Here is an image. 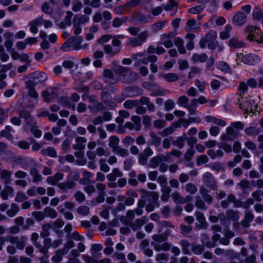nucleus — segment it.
I'll use <instances>...</instances> for the list:
<instances>
[{"mask_svg":"<svg viewBox=\"0 0 263 263\" xmlns=\"http://www.w3.org/2000/svg\"><path fill=\"white\" fill-rule=\"evenodd\" d=\"M174 42L175 46L177 47L179 52L180 54H184L186 52V50L183 39L176 37L174 39Z\"/></svg>","mask_w":263,"mask_h":263,"instance_id":"25","label":"nucleus"},{"mask_svg":"<svg viewBox=\"0 0 263 263\" xmlns=\"http://www.w3.org/2000/svg\"><path fill=\"white\" fill-rule=\"evenodd\" d=\"M51 228V226L49 223H45L42 226V232H41L40 235L42 238H45L48 237L50 235V229Z\"/></svg>","mask_w":263,"mask_h":263,"instance_id":"37","label":"nucleus"},{"mask_svg":"<svg viewBox=\"0 0 263 263\" xmlns=\"http://www.w3.org/2000/svg\"><path fill=\"white\" fill-rule=\"evenodd\" d=\"M103 49L105 52L110 57H113L119 53V48L115 49L108 44L104 45Z\"/></svg>","mask_w":263,"mask_h":263,"instance_id":"33","label":"nucleus"},{"mask_svg":"<svg viewBox=\"0 0 263 263\" xmlns=\"http://www.w3.org/2000/svg\"><path fill=\"white\" fill-rule=\"evenodd\" d=\"M176 124L177 126H178V124L176 123H173L172 126L168 127L167 128H165L161 132L159 133V134L163 137H166L172 133H174L175 129H174V125Z\"/></svg>","mask_w":263,"mask_h":263,"instance_id":"44","label":"nucleus"},{"mask_svg":"<svg viewBox=\"0 0 263 263\" xmlns=\"http://www.w3.org/2000/svg\"><path fill=\"white\" fill-rule=\"evenodd\" d=\"M203 184L212 190H216L218 187L217 182L214 176L210 172L203 174L202 177Z\"/></svg>","mask_w":263,"mask_h":263,"instance_id":"6","label":"nucleus"},{"mask_svg":"<svg viewBox=\"0 0 263 263\" xmlns=\"http://www.w3.org/2000/svg\"><path fill=\"white\" fill-rule=\"evenodd\" d=\"M83 38L81 36H71L69 37L64 43V46L65 47H72L73 50H78L86 49L87 44L81 45Z\"/></svg>","mask_w":263,"mask_h":263,"instance_id":"2","label":"nucleus"},{"mask_svg":"<svg viewBox=\"0 0 263 263\" xmlns=\"http://www.w3.org/2000/svg\"><path fill=\"white\" fill-rule=\"evenodd\" d=\"M159 76L164 79L166 82H173L179 80V76L175 73H168L166 74L159 73Z\"/></svg>","mask_w":263,"mask_h":263,"instance_id":"20","label":"nucleus"},{"mask_svg":"<svg viewBox=\"0 0 263 263\" xmlns=\"http://www.w3.org/2000/svg\"><path fill=\"white\" fill-rule=\"evenodd\" d=\"M128 7V6H126V4L124 5H120L116 7L114 9V11L117 14H123L125 13V11L126 10V8Z\"/></svg>","mask_w":263,"mask_h":263,"instance_id":"64","label":"nucleus"},{"mask_svg":"<svg viewBox=\"0 0 263 263\" xmlns=\"http://www.w3.org/2000/svg\"><path fill=\"white\" fill-rule=\"evenodd\" d=\"M167 22L166 21L157 22L152 25L151 29L154 32H157L164 28L166 26Z\"/></svg>","mask_w":263,"mask_h":263,"instance_id":"30","label":"nucleus"},{"mask_svg":"<svg viewBox=\"0 0 263 263\" xmlns=\"http://www.w3.org/2000/svg\"><path fill=\"white\" fill-rule=\"evenodd\" d=\"M26 236H22L20 240H18L16 243V248L20 250H23L26 246V242L27 241Z\"/></svg>","mask_w":263,"mask_h":263,"instance_id":"56","label":"nucleus"},{"mask_svg":"<svg viewBox=\"0 0 263 263\" xmlns=\"http://www.w3.org/2000/svg\"><path fill=\"white\" fill-rule=\"evenodd\" d=\"M90 101L92 102V104L88 106V108L92 112L97 113L98 112L103 110L105 109V106L102 103L92 99Z\"/></svg>","mask_w":263,"mask_h":263,"instance_id":"14","label":"nucleus"},{"mask_svg":"<svg viewBox=\"0 0 263 263\" xmlns=\"http://www.w3.org/2000/svg\"><path fill=\"white\" fill-rule=\"evenodd\" d=\"M180 245L183 253L189 254L190 253V243L187 240L182 239L180 241Z\"/></svg>","mask_w":263,"mask_h":263,"instance_id":"42","label":"nucleus"},{"mask_svg":"<svg viewBox=\"0 0 263 263\" xmlns=\"http://www.w3.org/2000/svg\"><path fill=\"white\" fill-rule=\"evenodd\" d=\"M195 20L193 18H190L187 20L186 26L185 27V30L186 31H191L195 29Z\"/></svg>","mask_w":263,"mask_h":263,"instance_id":"53","label":"nucleus"},{"mask_svg":"<svg viewBox=\"0 0 263 263\" xmlns=\"http://www.w3.org/2000/svg\"><path fill=\"white\" fill-rule=\"evenodd\" d=\"M148 36L147 31L141 32L136 37H129L127 43L132 47H136L141 46L146 40Z\"/></svg>","mask_w":263,"mask_h":263,"instance_id":"4","label":"nucleus"},{"mask_svg":"<svg viewBox=\"0 0 263 263\" xmlns=\"http://www.w3.org/2000/svg\"><path fill=\"white\" fill-rule=\"evenodd\" d=\"M246 32L248 34V39L250 41H255L258 43L263 42V37L260 35L259 28L248 25L246 28Z\"/></svg>","mask_w":263,"mask_h":263,"instance_id":"3","label":"nucleus"},{"mask_svg":"<svg viewBox=\"0 0 263 263\" xmlns=\"http://www.w3.org/2000/svg\"><path fill=\"white\" fill-rule=\"evenodd\" d=\"M148 218L146 216H143L141 218L136 219L134 222L130 225L133 231H137L141 228L147 221Z\"/></svg>","mask_w":263,"mask_h":263,"instance_id":"13","label":"nucleus"},{"mask_svg":"<svg viewBox=\"0 0 263 263\" xmlns=\"http://www.w3.org/2000/svg\"><path fill=\"white\" fill-rule=\"evenodd\" d=\"M44 213L45 216L49 217L51 218H55L58 216L57 212L54 209L48 206H47L44 209Z\"/></svg>","mask_w":263,"mask_h":263,"instance_id":"39","label":"nucleus"},{"mask_svg":"<svg viewBox=\"0 0 263 263\" xmlns=\"http://www.w3.org/2000/svg\"><path fill=\"white\" fill-rule=\"evenodd\" d=\"M106 193H99L98 195L91 201V205H96L98 204L102 203L105 200Z\"/></svg>","mask_w":263,"mask_h":263,"instance_id":"40","label":"nucleus"},{"mask_svg":"<svg viewBox=\"0 0 263 263\" xmlns=\"http://www.w3.org/2000/svg\"><path fill=\"white\" fill-rule=\"evenodd\" d=\"M116 73L121 75L124 83H130L137 80L139 77L136 72L132 71L130 68L119 66L114 69Z\"/></svg>","mask_w":263,"mask_h":263,"instance_id":"1","label":"nucleus"},{"mask_svg":"<svg viewBox=\"0 0 263 263\" xmlns=\"http://www.w3.org/2000/svg\"><path fill=\"white\" fill-rule=\"evenodd\" d=\"M90 209L86 205H82L77 209V212L83 216H86L89 213Z\"/></svg>","mask_w":263,"mask_h":263,"instance_id":"50","label":"nucleus"},{"mask_svg":"<svg viewBox=\"0 0 263 263\" xmlns=\"http://www.w3.org/2000/svg\"><path fill=\"white\" fill-rule=\"evenodd\" d=\"M12 131V127L11 126L7 125L5 128L1 132L0 138L5 137L9 140H13V136L11 134Z\"/></svg>","mask_w":263,"mask_h":263,"instance_id":"26","label":"nucleus"},{"mask_svg":"<svg viewBox=\"0 0 263 263\" xmlns=\"http://www.w3.org/2000/svg\"><path fill=\"white\" fill-rule=\"evenodd\" d=\"M149 135L152 138V144L156 147L159 146L161 144V138L153 132H151Z\"/></svg>","mask_w":263,"mask_h":263,"instance_id":"46","label":"nucleus"},{"mask_svg":"<svg viewBox=\"0 0 263 263\" xmlns=\"http://www.w3.org/2000/svg\"><path fill=\"white\" fill-rule=\"evenodd\" d=\"M67 253V251L65 252V249L57 250L55 255L51 258L52 261L55 263H59L61 262L62 260L63 255Z\"/></svg>","mask_w":263,"mask_h":263,"instance_id":"27","label":"nucleus"},{"mask_svg":"<svg viewBox=\"0 0 263 263\" xmlns=\"http://www.w3.org/2000/svg\"><path fill=\"white\" fill-rule=\"evenodd\" d=\"M185 190L191 194H195L198 191L197 187L192 183H188L185 185Z\"/></svg>","mask_w":263,"mask_h":263,"instance_id":"54","label":"nucleus"},{"mask_svg":"<svg viewBox=\"0 0 263 263\" xmlns=\"http://www.w3.org/2000/svg\"><path fill=\"white\" fill-rule=\"evenodd\" d=\"M247 20V16L242 12H239L233 16L232 22L236 26H241L246 23Z\"/></svg>","mask_w":263,"mask_h":263,"instance_id":"11","label":"nucleus"},{"mask_svg":"<svg viewBox=\"0 0 263 263\" xmlns=\"http://www.w3.org/2000/svg\"><path fill=\"white\" fill-rule=\"evenodd\" d=\"M229 46L235 48H240L244 47L245 44L236 37H232L229 41Z\"/></svg>","mask_w":263,"mask_h":263,"instance_id":"23","label":"nucleus"},{"mask_svg":"<svg viewBox=\"0 0 263 263\" xmlns=\"http://www.w3.org/2000/svg\"><path fill=\"white\" fill-rule=\"evenodd\" d=\"M195 205L197 208L201 209L206 210L207 209L204 201L198 196L196 197Z\"/></svg>","mask_w":263,"mask_h":263,"instance_id":"61","label":"nucleus"},{"mask_svg":"<svg viewBox=\"0 0 263 263\" xmlns=\"http://www.w3.org/2000/svg\"><path fill=\"white\" fill-rule=\"evenodd\" d=\"M0 195L3 200H7L9 196L11 197L13 196L14 189L12 186L9 185H5V187L1 192Z\"/></svg>","mask_w":263,"mask_h":263,"instance_id":"15","label":"nucleus"},{"mask_svg":"<svg viewBox=\"0 0 263 263\" xmlns=\"http://www.w3.org/2000/svg\"><path fill=\"white\" fill-rule=\"evenodd\" d=\"M19 210L18 206L13 203L11 204L10 209L7 211V214L9 217H13L16 215Z\"/></svg>","mask_w":263,"mask_h":263,"instance_id":"36","label":"nucleus"},{"mask_svg":"<svg viewBox=\"0 0 263 263\" xmlns=\"http://www.w3.org/2000/svg\"><path fill=\"white\" fill-rule=\"evenodd\" d=\"M57 89H50V91L49 89L45 90L43 91L42 96L43 99L46 102H50L53 99L54 95Z\"/></svg>","mask_w":263,"mask_h":263,"instance_id":"17","label":"nucleus"},{"mask_svg":"<svg viewBox=\"0 0 263 263\" xmlns=\"http://www.w3.org/2000/svg\"><path fill=\"white\" fill-rule=\"evenodd\" d=\"M201 241L202 245L205 246L207 248H213L216 246L215 242L209 241V237L206 234H201Z\"/></svg>","mask_w":263,"mask_h":263,"instance_id":"34","label":"nucleus"},{"mask_svg":"<svg viewBox=\"0 0 263 263\" xmlns=\"http://www.w3.org/2000/svg\"><path fill=\"white\" fill-rule=\"evenodd\" d=\"M11 173L7 170H3L1 178L3 180L5 185H9L11 182Z\"/></svg>","mask_w":263,"mask_h":263,"instance_id":"28","label":"nucleus"},{"mask_svg":"<svg viewBox=\"0 0 263 263\" xmlns=\"http://www.w3.org/2000/svg\"><path fill=\"white\" fill-rule=\"evenodd\" d=\"M32 215L38 221L43 220L45 217L44 213L41 211L32 212Z\"/></svg>","mask_w":263,"mask_h":263,"instance_id":"57","label":"nucleus"},{"mask_svg":"<svg viewBox=\"0 0 263 263\" xmlns=\"http://www.w3.org/2000/svg\"><path fill=\"white\" fill-rule=\"evenodd\" d=\"M102 249V246L100 244H93L92 245L91 248V254L96 257H100V253L98 252Z\"/></svg>","mask_w":263,"mask_h":263,"instance_id":"41","label":"nucleus"},{"mask_svg":"<svg viewBox=\"0 0 263 263\" xmlns=\"http://www.w3.org/2000/svg\"><path fill=\"white\" fill-rule=\"evenodd\" d=\"M245 133L248 135L255 136L259 134V130L257 129L255 127L251 126L247 128L245 130Z\"/></svg>","mask_w":263,"mask_h":263,"instance_id":"58","label":"nucleus"},{"mask_svg":"<svg viewBox=\"0 0 263 263\" xmlns=\"http://www.w3.org/2000/svg\"><path fill=\"white\" fill-rule=\"evenodd\" d=\"M131 120L135 124V129L139 131L141 128V118L137 116H133Z\"/></svg>","mask_w":263,"mask_h":263,"instance_id":"55","label":"nucleus"},{"mask_svg":"<svg viewBox=\"0 0 263 263\" xmlns=\"http://www.w3.org/2000/svg\"><path fill=\"white\" fill-rule=\"evenodd\" d=\"M139 101L138 100H128L124 104V107L127 109H131L134 107L137 106Z\"/></svg>","mask_w":263,"mask_h":263,"instance_id":"49","label":"nucleus"},{"mask_svg":"<svg viewBox=\"0 0 263 263\" xmlns=\"http://www.w3.org/2000/svg\"><path fill=\"white\" fill-rule=\"evenodd\" d=\"M41 153L43 156H50L52 158H55L57 156L55 149L51 147H48L45 149H43L41 151Z\"/></svg>","mask_w":263,"mask_h":263,"instance_id":"29","label":"nucleus"},{"mask_svg":"<svg viewBox=\"0 0 263 263\" xmlns=\"http://www.w3.org/2000/svg\"><path fill=\"white\" fill-rule=\"evenodd\" d=\"M248 86L247 84L244 82L239 83L238 91L240 92V95H243L248 90Z\"/></svg>","mask_w":263,"mask_h":263,"instance_id":"63","label":"nucleus"},{"mask_svg":"<svg viewBox=\"0 0 263 263\" xmlns=\"http://www.w3.org/2000/svg\"><path fill=\"white\" fill-rule=\"evenodd\" d=\"M89 20V17L85 15H82L79 17L74 16L73 18V22H76V23L81 25V24L87 23Z\"/></svg>","mask_w":263,"mask_h":263,"instance_id":"47","label":"nucleus"},{"mask_svg":"<svg viewBox=\"0 0 263 263\" xmlns=\"http://www.w3.org/2000/svg\"><path fill=\"white\" fill-rule=\"evenodd\" d=\"M30 174L32 176L34 182H41L43 180V177L35 168H32L30 171Z\"/></svg>","mask_w":263,"mask_h":263,"instance_id":"35","label":"nucleus"},{"mask_svg":"<svg viewBox=\"0 0 263 263\" xmlns=\"http://www.w3.org/2000/svg\"><path fill=\"white\" fill-rule=\"evenodd\" d=\"M152 245L154 247L155 251L160 252L161 251H168L171 249V244L168 242H163L162 244L156 243L155 242H151Z\"/></svg>","mask_w":263,"mask_h":263,"instance_id":"16","label":"nucleus"},{"mask_svg":"<svg viewBox=\"0 0 263 263\" xmlns=\"http://www.w3.org/2000/svg\"><path fill=\"white\" fill-rule=\"evenodd\" d=\"M162 195L161 196V199L164 202H167L170 197V193L172 191L171 188H166L161 189Z\"/></svg>","mask_w":263,"mask_h":263,"instance_id":"43","label":"nucleus"},{"mask_svg":"<svg viewBox=\"0 0 263 263\" xmlns=\"http://www.w3.org/2000/svg\"><path fill=\"white\" fill-rule=\"evenodd\" d=\"M257 105L254 101L251 99H245L244 102L239 104V107L244 110L245 112H253L255 110Z\"/></svg>","mask_w":263,"mask_h":263,"instance_id":"8","label":"nucleus"},{"mask_svg":"<svg viewBox=\"0 0 263 263\" xmlns=\"http://www.w3.org/2000/svg\"><path fill=\"white\" fill-rule=\"evenodd\" d=\"M207 102L208 100L204 96H201L198 99H194L191 101V103L194 107H197L198 103L203 104Z\"/></svg>","mask_w":263,"mask_h":263,"instance_id":"59","label":"nucleus"},{"mask_svg":"<svg viewBox=\"0 0 263 263\" xmlns=\"http://www.w3.org/2000/svg\"><path fill=\"white\" fill-rule=\"evenodd\" d=\"M113 153L122 157H126L129 155L128 149L121 147H119Z\"/></svg>","mask_w":263,"mask_h":263,"instance_id":"52","label":"nucleus"},{"mask_svg":"<svg viewBox=\"0 0 263 263\" xmlns=\"http://www.w3.org/2000/svg\"><path fill=\"white\" fill-rule=\"evenodd\" d=\"M103 74L105 81L109 84H115L119 80L118 77L115 75L110 69H104L103 72Z\"/></svg>","mask_w":263,"mask_h":263,"instance_id":"10","label":"nucleus"},{"mask_svg":"<svg viewBox=\"0 0 263 263\" xmlns=\"http://www.w3.org/2000/svg\"><path fill=\"white\" fill-rule=\"evenodd\" d=\"M42 23L41 17H38L35 19L30 21L29 23L30 26V31L33 34H36L38 32L37 26L41 25Z\"/></svg>","mask_w":263,"mask_h":263,"instance_id":"18","label":"nucleus"},{"mask_svg":"<svg viewBox=\"0 0 263 263\" xmlns=\"http://www.w3.org/2000/svg\"><path fill=\"white\" fill-rule=\"evenodd\" d=\"M8 109H5L0 107V124L3 123L5 120L8 117Z\"/></svg>","mask_w":263,"mask_h":263,"instance_id":"60","label":"nucleus"},{"mask_svg":"<svg viewBox=\"0 0 263 263\" xmlns=\"http://www.w3.org/2000/svg\"><path fill=\"white\" fill-rule=\"evenodd\" d=\"M157 182L160 184L161 189L171 188L167 186V179L164 175H160L157 178Z\"/></svg>","mask_w":263,"mask_h":263,"instance_id":"38","label":"nucleus"},{"mask_svg":"<svg viewBox=\"0 0 263 263\" xmlns=\"http://www.w3.org/2000/svg\"><path fill=\"white\" fill-rule=\"evenodd\" d=\"M76 183L72 181H66L58 184V187L63 191H67L68 190L73 189L75 186Z\"/></svg>","mask_w":263,"mask_h":263,"instance_id":"24","label":"nucleus"},{"mask_svg":"<svg viewBox=\"0 0 263 263\" xmlns=\"http://www.w3.org/2000/svg\"><path fill=\"white\" fill-rule=\"evenodd\" d=\"M254 218V216L252 212L250 210H247L245 212L244 218L241 221V224L245 228H248L250 226V223L252 222Z\"/></svg>","mask_w":263,"mask_h":263,"instance_id":"12","label":"nucleus"},{"mask_svg":"<svg viewBox=\"0 0 263 263\" xmlns=\"http://www.w3.org/2000/svg\"><path fill=\"white\" fill-rule=\"evenodd\" d=\"M152 238L154 241L152 242H155L156 243H161L167 240L166 236H164V235L162 234H155L153 236Z\"/></svg>","mask_w":263,"mask_h":263,"instance_id":"51","label":"nucleus"},{"mask_svg":"<svg viewBox=\"0 0 263 263\" xmlns=\"http://www.w3.org/2000/svg\"><path fill=\"white\" fill-rule=\"evenodd\" d=\"M120 139L116 136H111L108 139V146L114 152L119 146Z\"/></svg>","mask_w":263,"mask_h":263,"instance_id":"19","label":"nucleus"},{"mask_svg":"<svg viewBox=\"0 0 263 263\" xmlns=\"http://www.w3.org/2000/svg\"><path fill=\"white\" fill-rule=\"evenodd\" d=\"M172 197L175 203H184L186 202V200L183 197H181L180 194L177 192L173 193L172 194Z\"/></svg>","mask_w":263,"mask_h":263,"instance_id":"45","label":"nucleus"},{"mask_svg":"<svg viewBox=\"0 0 263 263\" xmlns=\"http://www.w3.org/2000/svg\"><path fill=\"white\" fill-rule=\"evenodd\" d=\"M27 199V196L21 191L18 192L15 197V200L18 202H23Z\"/></svg>","mask_w":263,"mask_h":263,"instance_id":"62","label":"nucleus"},{"mask_svg":"<svg viewBox=\"0 0 263 263\" xmlns=\"http://www.w3.org/2000/svg\"><path fill=\"white\" fill-rule=\"evenodd\" d=\"M208 59V57L205 53H194L192 57V60L195 62H205Z\"/></svg>","mask_w":263,"mask_h":263,"instance_id":"31","label":"nucleus"},{"mask_svg":"<svg viewBox=\"0 0 263 263\" xmlns=\"http://www.w3.org/2000/svg\"><path fill=\"white\" fill-rule=\"evenodd\" d=\"M232 30V26L230 24H227L225 27L224 30L220 33L219 36L222 40H226L230 37V32Z\"/></svg>","mask_w":263,"mask_h":263,"instance_id":"32","label":"nucleus"},{"mask_svg":"<svg viewBox=\"0 0 263 263\" xmlns=\"http://www.w3.org/2000/svg\"><path fill=\"white\" fill-rule=\"evenodd\" d=\"M4 37L5 38L4 45L7 50H9L13 46V34L9 32H7L4 34Z\"/></svg>","mask_w":263,"mask_h":263,"instance_id":"21","label":"nucleus"},{"mask_svg":"<svg viewBox=\"0 0 263 263\" xmlns=\"http://www.w3.org/2000/svg\"><path fill=\"white\" fill-rule=\"evenodd\" d=\"M216 38V32L213 30H210L204 37L201 39L199 43L200 47L202 49L205 48L208 43L215 41Z\"/></svg>","mask_w":263,"mask_h":263,"instance_id":"7","label":"nucleus"},{"mask_svg":"<svg viewBox=\"0 0 263 263\" xmlns=\"http://www.w3.org/2000/svg\"><path fill=\"white\" fill-rule=\"evenodd\" d=\"M237 59L246 64L254 65L260 62V58L258 55L252 54L238 53Z\"/></svg>","mask_w":263,"mask_h":263,"instance_id":"5","label":"nucleus"},{"mask_svg":"<svg viewBox=\"0 0 263 263\" xmlns=\"http://www.w3.org/2000/svg\"><path fill=\"white\" fill-rule=\"evenodd\" d=\"M168 158L166 156L160 154L153 157L149 160L148 166L152 168L157 167L161 162H166Z\"/></svg>","mask_w":263,"mask_h":263,"instance_id":"9","label":"nucleus"},{"mask_svg":"<svg viewBox=\"0 0 263 263\" xmlns=\"http://www.w3.org/2000/svg\"><path fill=\"white\" fill-rule=\"evenodd\" d=\"M226 218L233 221H237L239 219V212L233 210H228L226 213Z\"/></svg>","mask_w":263,"mask_h":263,"instance_id":"22","label":"nucleus"},{"mask_svg":"<svg viewBox=\"0 0 263 263\" xmlns=\"http://www.w3.org/2000/svg\"><path fill=\"white\" fill-rule=\"evenodd\" d=\"M186 139V137L185 136H182L179 137H178L177 139L173 141L172 143L173 145L176 146L179 148H182L184 144V142Z\"/></svg>","mask_w":263,"mask_h":263,"instance_id":"48","label":"nucleus"}]
</instances>
